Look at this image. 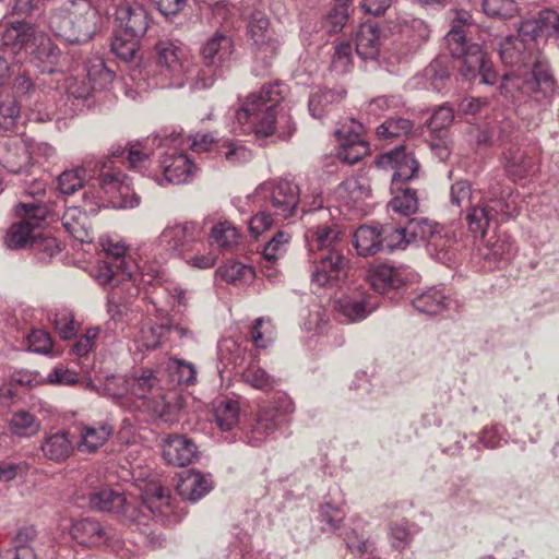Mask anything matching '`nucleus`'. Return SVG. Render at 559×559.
I'll return each mask as SVG.
<instances>
[{
	"label": "nucleus",
	"mask_w": 559,
	"mask_h": 559,
	"mask_svg": "<svg viewBox=\"0 0 559 559\" xmlns=\"http://www.w3.org/2000/svg\"><path fill=\"white\" fill-rule=\"evenodd\" d=\"M498 53L504 66L518 69L503 75L502 95L512 99L523 95L543 105L551 102L557 84L548 61L540 56L537 41L520 33L508 36L499 44Z\"/></svg>",
	"instance_id": "nucleus-1"
},
{
	"label": "nucleus",
	"mask_w": 559,
	"mask_h": 559,
	"mask_svg": "<svg viewBox=\"0 0 559 559\" xmlns=\"http://www.w3.org/2000/svg\"><path fill=\"white\" fill-rule=\"evenodd\" d=\"M96 19L97 11L91 0H67L51 12L48 25L57 37L80 44L92 38Z\"/></svg>",
	"instance_id": "nucleus-2"
},
{
	"label": "nucleus",
	"mask_w": 559,
	"mask_h": 559,
	"mask_svg": "<svg viewBox=\"0 0 559 559\" xmlns=\"http://www.w3.org/2000/svg\"><path fill=\"white\" fill-rule=\"evenodd\" d=\"M283 99L280 84L264 85L260 92L251 93L236 112L239 124H249L258 136L266 138L274 133L280 103Z\"/></svg>",
	"instance_id": "nucleus-3"
},
{
	"label": "nucleus",
	"mask_w": 559,
	"mask_h": 559,
	"mask_svg": "<svg viewBox=\"0 0 559 559\" xmlns=\"http://www.w3.org/2000/svg\"><path fill=\"white\" fill-rule=\"evenodd\" d=\"M444 40L451 56L461 60L459 71L465 80H473L479 75L484 84L496 83L497 74L491 62L486 59L480 45L467 41L463 25L452 24Z\"/></svg>",
	"instance_id": "nucleus-4"
},
{
	"label": "nucleus",
	"mask_w": 559,
	"mask_h": 559,
	"mask_svg": "<svg viewBox=\"0 0 559 559\" xmlns=\"http://www.w3.org/2000/svg\"><path fill=\"white\" fill-rule=\"evenodd\" d=\"M128 408L131 402L135 409L148 413L152 417H164L168 414L169 404L165 401L159 388V380L152 370H143L141 374L127 378Z\"/></svg>",
	"instance_id": "nucleus-5"
},
{
	"label": "nucleus",
	"mask_w": 559,
	"mask_h": 559,
	"mask_svg": "<svg viewBox=\"0 0 559 559\" xmlns=\"http://www.w3.org/2000/svg\"><path fill=\"white\" fill-rule=\"evenodd\" d=\"M254 202L281 218L292 217L300 201V191L293 181L281 179L261 183L252 194Z\"/></svg>",
	"instance_id": "nucleus-6"
},
{
	"label": "nucleus",
	"mask_w": 559,
	"mask_h": 559,
	"mask_svg": "<svg viewBox=\"0 0 559 559\" xmlns=\"http://www.w3.org/2000/svg\"><path fill=\"white\" fill-rule=\"evenodd\" d=\"M511 193L502 190L499 195H491L479 200L467 210L465 219L473 234L484 236L492 226L512 215L514 201L510 200Z\"/></svg>",
	"instance_id": "nucleus-7"
},
{
	"label": "nucleus",
	"mask_w": 559,
	"mask_h": 559,
	"mask_svg": "<svg viewBox=\"0 0 559 559\" xmlns=\"http://www.w3.org/2000/svg\"><path fill=\"white\" fill-rule=\"evenodd\" d=\"M159 71L152 76L155 87L166 88L182 85L188 66V51L180 43L169 39L156 44Z\"/></svg>",
	"instance_id": "nucleus-8"
},
{
	"label": "nucleus",
	"mask_w": 559,
	"mask_h": 559,
	"mask_svg": "<svg viewBox=\"0 0 559 559\" xmlns=\"http://www.w3.org/2000/svg\"><path fill=\"white\" fill-rule=\"evenodd\" d=\"M48 210L38 202L19 203L15 206V215L19 222L11 225L5 237L4 243L10 249H21L31 247L36 237V229L45 221Z\"/></svg>",
	"instance_id": "nucleus-9"
},
{
	"label": "nucleus",
	"mask_w": 559,
	"mask_h": 559,
	"mask_svg": "<svg viewBox=\"0 0 559 559\" xmlns=\"http://www.w3.org/2000/svg\"><path fill=\"white\" fill-rule=\"evenodd\" d=\"M204 230L197 222L166 226L156 239V246L170 255L187 257L203 245Z\"/></svg>",
	"instance_id": "nucleus-10"
},
{
	"label": "nucleus",
	"mask_w": 559,
	"mask_h": 559,
	"mask_svg": "<svg viewBox=\"0 0 559 559\" xmlns=\"http://www.w3.org/2000/svg\"><path fill=\"white\" fill-rule=\"evenodd\" d=\"M294 411L295 404L285 393H278L270 404L260 406L248 435V443L259 447L280 428L281 418Z\"/></svg>",
	"instance_id": "nucleus-11"
},
{
	"label": "nucleus",
	"mask_w": 559,
	"mask_h": 559,
	"mask_svg": "<svg viewBox=\"0 0 559 559\" xmlns=\"http://www.w3.org/2000/svg\"><path fill=\"white\" fill-rule=\"evenodd\" d=\"M311 281L319 287L337 285L347 276L348 261L343 251L312 255Z\"/></svg>",
	"instance_id": "nucleus-12"
},
{
	"label": "nucleus",
	"mask_w": 559,
	"mask_h": 559,
	"mask_svg": "<svg viewBox=\"0 0 559 559\" xmlns=\"http://www.w3.org/2000/svg\"><path fill=\"white\" fill-rule=\"evenodd\" d=\"M269 24L267 17L261 12L253 13L248 24V32L257 46L255 58L263 61L265 66H270L271 59L276 56L280 47L277 38L269 29Z\"/></svg>",
	"instance_id": "nucleus-13"
},
{
	"label": "nucleus",
	"mask_w": 559,
	"mask_h": 559,
	"mask_svg": "<svg viewBox=\"0 0 559 559\" xmlns=\"http://www.w3.org/2000/svg\"><path fill=\"white\" fill-rule=\"evenodd\" d=\"M160 168L163 177H156V182L159 186L167 183H187L198 173V166L192 159L183 152H174L166 154L160 159Z\"/></svg>",
	"instance_id": "nucleus-14"
},
{
	"label": "nucleus",
	"mask_w": 559,
	"mask_h": 559,
	"mask_svg": "<svg viewBox=\"0 0 559 559\" xmlns=\"http://www.w3.org/2000/svg\"><path fill=\"white\" fill-rule=\"evenodd\" d=\"M115 21L118 25L117 31L135 37L144 36L150 25L148 14L144 7L128 0L117 5Z\"/></svg>",
	"instance_id": "nucleus-15"
},
{
	"label": "nucleus",
	"mask_w": 559,
	"mask_h": 559,
	"mask_svg": "<svg viewBox=\"0 0 559 559\" xmlns=\"http://www.w3.org/2000/svg\"><path fill=\"white\" fill-rule=\"evenodd\" d=\"M305 240L311 255L326 251H343V233L337 224H323L309 227Z\"/></svg>",
	"instance_id": "nucleus-16"
},
{
	"label": "nucleus",
	"mask_w": 559,
	"mask_h": 559,
	"mask_svg": "<svg viewBox=\"0 0 559 559\" xmlns=\"http://www.w3.org/2000/svg\"><path fill=\"white\" fill-rule=\"evenodd\" d=\"M377 165L383 169L392 168L394 170L392 175L393 183L406 182L413 179L419 168V164L413 154L407 153L403 146L380 155L377 158Z\"/></svg>",
	"instance_id": "nucleus-17"
},
{
	"label": "nucleus",
	"mask_w": 559,
	"mask_h": 559,
	"mask_svg": "<svg viewBox=\"0 0 559 559\" xmlns=\"http://www.w3.org/2000/svg\"><path fill=\"white\" fill-rule=\"evenodd\" d=\"M160 447L162 455L169 465L186 466L192 464L198 456L195 443L186 436H168L162 440Z\"/></svg>",
	"instance_id": "nucleus-18"
},
{
	"label": "nucleus",
	"mask_w": 559,
	"mask_h": 559,
	"mask_svg": "<svg viewBox=\"0 0 559 559\" xmlns=\"http://www.w3.org/2000/svg\"><path fill=\"white\" fill-rule=\"evenodd\" d=\"M29 61L41 73H53L60 60V50L51 38L43 32H37L28 48Z\"/></svg>",
	"instance_id": "nucleus-19"
},
{
	"label": "nucleus",
	"mask_w": 559,
	"mask_h": 559,
	"mask_svg": "<svg viewBox=\"0 0 559 559\" xmlns=\"http://www.w3.org/2000/svg\"><path fill=\"white\" fill-rule=\"evenodd\" d=\"M234 40L222 32H215L203 45L201 55L206 66L227 67L234 53Z\"/></svg>",
	"instance_id": "nucleus-20"
},
{
	"label": "nucleus",
	"mask_w": 559,
	"mask_h": 559,
	"mask_svg": "<svg viewBox=\"0 0 559 559\" xmlns=\"http://www.w3.org/2000/svg\"><path fill=\"white\" fill-rule=\"evenodd\" d=\"M70 535L78 544L86 547L99 546L114 536L110 527L90 518L74 522L70 528Z\"/></svg>",
	"instance_id": "nucleus-21"
},
{
	"label": "nucleus",
	"mask_w": 559,
	"mask_h": 559,
	"mask_svg": "<svg viewBox=\"0 0 559 559\" xmlns=\"http://www.w3.org/2000/svg\"><path fill=\"white\" fill-rule=\"evenodd\" d=\"M112 433V426L106 421L81 425L79 427V440L75 442V448L79 452L84 454L96 453L107 443Z\"/></svg>",
	"instance_id": "nucleus-22"
},
{
	"label": "nucleus",
	"mask_w": 559,
	"mask_h": 559,
	"mask_svg": "<svg viewBox=\"0 0 559 559\" xmlns=\"http://www.w3.org/2000/svg\"><path fill=\"white\" fill-rule=\"evenodd\" d=\"M520 34L535 41L538 37L559 38V14L550 9L543 10L534 19L520 24Z\"/></svg>",
	"instance_id": "nucleus-23"
},
{
	"label": "nucleus",
	"mask_w": 559,
	"mask_h": 559,
	"mask_svg": "<svg viewBox=\"0 0 559 559\" xmlns=\"http://www.w3.org/2000/svg\"><path fill=\"white\" fill-rule=\"evenodd\" d=\"M336 311L350 322L364 320L371 312L368 309L367 294L360 288L356 287L342 294L335 300Z\"/></svg>",
	"instance_id": "nucleus-24"
},
{
	"label": "nucleus",
	"mask_w": 559,
	"mask_h": 559,
	"mask_svg": "<svg viewBox=\"0 0 559 559\" xmlns=\"http://www.w3.org/2000/svg\"><path fill=\"white\" fill-rule=\"evenodd\" d=\"M212 488L213 480L211 475H205L194 469L185 472L176 486L182 499L193 502L202 499Z\"/></svg>",
	"instance_id": "nucleus-25"
},
{
	"label": "nucleus",
	"mask_w": 559,
	"mask_h": 559,
	"mask_svg": "<svg viewBox=\"0 0 559 559\" xmlns=\"http://www.w3.org/2000/svg\"><path fill=\"white\" fill-rule=\"evenodd\" d=\"M102 246L108 262H111L124 278L135 281L139 274V265L131 254L128 253L127 246L121 241H114L112 239L103 240Z\"/></svg>",
	"instance_id": "nucleus-26"
},
{
	"label": "nucleus",
	"mask_w": 559,
	"mask_h": 559,
	"mask_svg": "<svg viewBox=\"0 0 559 559\" xmlns=\"http://www.w3.org/2000/svg\"><path fill=\"white\" fill-rule=\"evenodd\" d=\"M369 281L376 292L386 294L401 288L406 282V276L402 267L382 264L370 271Z\"/></svg>",
	"instance_id": "nucleus-27"
},
{
	"label": "nucleus",
	"mask_w": 559,
	"mask_h": 559,
	"mask_svg": "<svg viewBox=\"0 0 559 559\" xmlns=\"http://www.w3.org/2000/svg\"><path fill=\"white\" fill-rule=\"evenodd\" d=\"M40 449L44 456L49 461L62 463L74 453L76 448L75 443L70 439V433L62 430L47 436Z\"/></svg>",
	"instance_id": "nucleus-28"
},
{
	"label": "nucleus",
	"mask_w": 559,
	"mask_h": 559,
	"mask_svg": "<svg viewBox=\"0 0 559 559\" xmlns=\"http://www.w3.org/2000/svg\"><path fill=\"white\" fill-rule=\"evenodd\" d=\"M61 225L64 230L78 241H92L90 218L87 213L81 207H68L61 217Z\"/></svg>",
	"instance_id": "nucleus-29"
},
{
	"label": "nucleus",
	"mask_w": 559,
	"mask_h": 559,
	"mask_svg": "<svg viewBox=\"0 0 559 559\" xmlns=\"http://www.w3.org/2000/svg\"><path fill=\"white\" fill-rule=\"evenodd\" d=\"M429 255L442 264H450L455 261L459 242L454 233L444 231L442 229L435 235L427 243Z\"/></svg>",
	"instance_id": "nucleus-30"
},
{
	"label": "nucleus",
	"mask_w": 559,
	"mask_h": 559,
	"mask_svg": "<svg viewBox=\"0 0 559 559\" xmlns=\"http://www.w3.org/2000/svg\"><path fill=\"white\" fill-rule=\"evenodd\" d=\"M90 504L94 510L122 515H126L130 508L126 496L111 488H103L92 492L90 495Z\"/></svg>",
	"instance_id": "nucleus-31"
},
{
	"label": "nucleus",
	"mask_w": 559,
	"mask_h": 559,
	"mask_svg": "<svg viewBox=\"0 0 559 559\" xmlns=\"http://www.w3.org/2000/svg\"><path fill=\"white\" fill-rule=\"evenodd\" d=\"M362 127L360 123L353 121V129L348 139L345 136L343 129L336 130V136L342 141V150L338 152V158L347 164H355L361 159L368 152L367 144L359 140Z\"/></svg>",
	"instance_id": "nucleus-32"
},
{
	"label": "nucleus",
	"mask_w": 559,
	"mask_h": 559,
	"mask_svg": "<svg viewBox=\"0 0 559 559\" xmlns=\"http://www.w3.org/2000/svg\"><path fill=\"white\" fill-rule=\"evenodd\" d=\"M36 34V28L25 22L5 25L1 35V45L11 48L12 52H17L23 47L28 50Z\"/></svg>",
	"instance_id": "nucleus-33"
},
{
	"label": "nucleus",
	"mask_w": 559,
	"mask_h": 559,
	"mask_svg": "<svg viewBox=\"0 0 559 559\" xmlns=\"http://www.w3.org/2000/svg\"><path fill=\"white\" fill-rule=\"evenodd\" d=\"M381 45L380 29L372 23L360 25L356 34V51L362 59H374Z\"/></svg>",
	"instance_id": "nucleus-34"
},
{
	"label": "nucleus",
	"mask_w": 559,
	"mask_h": 559,
	"mask_svg": "<svg viewBox=\"0 0 559 559\" xmlns=\"http://www.w3.org/2000/svg\"><path fill=\"white\" fill-rule=\"evenodd\" d=\"M354 247L361 257H370L381 251V228L361 225L354 234Z\"/></svg>",
	"instance_id": "nucleus-35"
},
{
	"label": "nucleus",
	"mask_w": 559,
	"mask_h": 559,
	"mask_svg": "<svg viewBox=\"0 0 559 559\" xmlns=\"http://www.w3.org/2000/svg\"><path fill=\"white\" fill-rule=\"evenodd\" d=\"M336 195L346 206H357L370 197V189L364 180L349 177L338 185Z\"/></svg>",
	"instance_id": "nucleus-36"
},
{
	"label": "nucleus",
	"mask_w": 559,
	"mask_h": 559,
	"mask_svg": "<svg viewBox=\"0 0 559 559\" xmlns=\"http://www.w3.org/2000/svg\"><path fill=\"white\" fill-rule=\"evenodd\" d=\"M111 160H102L96 164L99 171L98 185L106 194H122V189L127 188L126 176L119 169L111 166Z\"/></svg>",
	"instance_id": "nucleus-37"
},
{
	"label": "nucleus",
	"mask_w": 559,
	"mask_h": 559,
	"mask_svg": "<svg viewBox=\"0 0 559 559\" xmlns=\"http://www.w3.org/2000/svg\"><path fill=\"white\" fill-rule=\"evenodd\" d=\"M344 91L318 90L309 97V111L313 118H322L344 98Z\"/></svg>",
	"instance_id": "nucleus-38"
},
{
	"label": "nucleus",
	"mask_w": 559,
	"mask_h": 559,
	"mask_svg": "<svg viewBox=\"0 0 559 559\" xmlns=\"http://www.w3.org/2000/svg\"><path fill=\"white\" fill-rule=\"evenodd\" d=\"M405 228L409 243H414L419 240L428 243L429 240L441 230V227L437 222L421 216L408 219Z\"/></svg>",
	"instance_id": "nucleus-39"
},
{
	"label": "nucleus",
	"mask_w": 559,
	"mask_h": 559,
	"mask_svg": "<svg viewBox=\"0 0 559 559\" xmlns=\"http://www.w3.org/2000/svg\"><path fill=\"white\" fill-rule=\"evenodd\" d=\"M447 301L448 298L441 290L429 288L413 299V306L420 313L438 314L447 308Z\"/></svg>",
	"instance_id": "nucleus-40"
},
{
	"label": "nucleus",
	"mask_w": 559,
	"mask_h": 559,
	"mask_svg": "<svg viewBox=\"0 0 559 559\" xmlns=\"http://www.w3.org/2000/svg\"><path fill=\"white\" fill-rule=\"evenodd\" d=\"M239 418L240 406L237 401L223 400L216 404L214 420L221 430L230 431L238 425Z\"/></svg>",
	"instance_id": "nucleus-41"
},
{
	"label": "nucleus",
	"mask_w": 559,
	"mask_h": 559,
	"mask_svg": "<svg viewBox=\"0 0 559 559\" xmlns=\"http://www.w3.org/2000/svg\"><path fill=\"white\" fill-rule=\"evenodd\" d=\"M504 166L508 171L515 177H524L527 175L533 166V159L526 155V152L521 147L513 146L503 153Z\"/></svg>",
	"instance_id": "nucleus-42"
},
{
	"label": "nucleus",
	"mask_w": 559,
	"mask_h": 559,
	"mask_svg": "<svg viewBox=\"0 0 559 559\" xmlns=\"http://www.w3.org/2000/svg\"><path fill=\"white\" fill-rule=\"evenodd\" d=\"M32 154L24 144H14L3 155V167L12 174H22L31 164Z\"/></svg>",
	"instance_id": "nucleus-43"
},
{
	"label": "nucleus",
	"mask_w": 559,
	"mask_h": 559,
	"mask_svg": "<svg viewBox=\"0 0 559 559\" xmlns=\"http://www.w3.org/2000/svg\"><path fill=\"white\" fill-rule=\"evenodd\" d=\"M481 11L493 20H511L519 14L520 8L515 0H483Z\"/></svg>",
	"instance_id": "nucleus-44"
},
{
	"label": "nucleus",
	"mask_w": 559,
	"mask_h": 559,
	"mask_svg": "<svg viewBox=\"0 0 559 559\" xmlns=\"http://www.w3.org/2000/svg\"><path fill=\"white\" fill-rule=\"evenodd\" d=\"M514 253V245L508 239L501 237L480 250L481 257L490 263V266L497 265L502 261H509Z\"/></svg>",
	"instance_id": "nucleus-45"
},
{
	"label": "nucleus",
	"mask_w": 559,
	"mask_h": 559,
	"mask_svg": "<svg viewBox=\"0 0 559 559\" xmlns=\"http://www.w3.org/2000/svg\"><path fill=\"white\" fill-rule=\"evenodd\" d=\"M405 226L384 225L381 227V251L404 250L411 243Z\"/></svg>",
	"instance_id": "nucleus-46"
},
{
	"label": "nucleus",
	"mask_w": 559,
	"mask_h": 559,
	"mask_svg": "<svg viewBox=\"0 0 559 559\" xmlns=\"http://www.w3.org/2000/svg\"><path fill=\"white\" fill-rule=\"evenodd\" d=\"M140 38L116 31L111 41V51L122 61L130 62L138 52Z\"/></svg>",
	"instance_id": "nucleus-47"
},
{
	"label": "nucleus",
	"mask_w": 559,
	"mask_h": 559,
	"mask_svg": "<svg viewBox=\"0 0 559 559\" xmlns=\"http://www.w3.org/2000/svg\"><path fill=\"white\" fill-rule=\"evenodd\" d=\"M170 334L168 323L143 325L140 330L138 342L146 349L157 348Z\"/></svg>",
	"instance_id": "nucleus-48"
},
{
	"label": "nucleus",
	"mask_w": 559,
	"mask_h": 559,
	"mask_svg": "<svg viewBox=\"0 0 559 559\" xmlns=\"http://www.w3.org/2000/svg\"><path fill=\"white\" fill-rule=\"evenodd\" d=\"M211 238L223 250H231L238 245L239 234L230 222L215 224L211 230Z\"/></svg>",
	"instance_id": "nucleus-49"
},
{
	"label": "nucleus",
	"mask_w": 559,
	"mask_h": 559,
	"mask_svg": "<svg viewBox=\"0 0 559 559\" xmlns=\"http://www.w3.org/2000/svg\"><path fill=\"white\" fill-rule=\"evenodd\" d=\"M217 276L229 284H240L253 277V270L240 262L229 261L216 271Z\"/></svg>",
	"instance_id": "nucleus-50"
},
{
	"label": "nucleus",
	"mask_w": 559,
	"mask_h": 559,
	"mask_svg": "<svg viewBox=\"0 0 559 559\" xmlns=\"http://www.w3.org/2000/svg\"><path fill=\"white\" fill-rule=\"evenodd\" d=\"M87 81L96 88H103L110 84L115 79V73L107 68L104 60L95 58L88 61L86 67Z\"/></svg>",
	"instance_id": "nucleus-51"
},
{
	"label": "nucleus",
	"mask_w": 559,
	"mask_h": 559,
	"mask_svg": "<svg viewBox=\"0 0 559 559\" xmlns=\"http://www.w3.org/2000/svg\"><path fill=\"white\" fill-rule=\"evenodd\" d=\"M10 427L12 433L19 437H31L38 432L40 423L29 412L20 411L13 414Z\"/></svg>",
	"instance_id": "nucleus-52"
},
{
	"label": "nucleus",
	"mask_w": 559,
	"mask_h": 559,
	"mask_svg": "<svg viewBox=\"0 0 559 559\" xmlns=\"http://www.w3.org/2000/svg\"><path fill=\"white\" fill-rule=\"evenodd\" d=\"M242 380L250 386L264 392L273 390L277 383L274 377L257 366H249L245 369L242 372Z\"/></svg>",
	"instance_id": "nucleus-53"
},
{
	"label": "nucleus",
	"mask_w": 559,
	"mask_h": 559,
	"mask_svg": "<svg viewBox=\"0 0 559 559\" xmlns=\"http://www.w3.org/2000/svg\"><path fill=\"white\" fill-rule=\"evenodd\" d=\"M168 369L174 381L179 384L191 385L195 383V367L183 359L171 358L168 362Z\"/></svg>",
	"instance_id": "nucleus-54"
},
{
	"label": "nucleus",
	"mask_w": 559,
	"mask_h": 559,
	"mask_svg": "<svg viewBox=\"0 0 559 559\" xmlns=\"http://www.w3.org/2000/svg\"><path fill=\"white\" fill-rule=\"evenodd\" d=\"M413 127L414 124L409 119L390 118L377 128V134L383 139L399 138L409 134Z\"/></svg>",
	"instance_id": "nucleus-55"
},
{
	"label": "nucleus",
	"mask_w": 559,
	"mask_h": 559,
	"mask_svg": "<svg viewBox=\"0 0 559 559\" xmlns=\"http://www.w3.org/2000/svg\"><path fill=\"white\" fill-rule=\"evenodd\" d=\"M128 380L123 376H109L104 383V392L118 405L128 407Z\"/></svg>",
	"instance_id": "nucleus-56"
},
{
	"label": "nucleus",
	"mask_w": 559,
	"mask_h": 559,
	"mask_svg": "<svg viewBox=\"0 0 559 559\" xmlns=\"http://www.w3.org/2000/svg\"><path fill=\"white\" fill-rule=\"evenodd\" d=\"M85 178V168L78 167L71 170H64L58 177V189L62 194L71 195L83 188Z\"/></svg>",
	"instance_id": "nucleus-57"
},
{
	"label": "nucleus",
	"mask_w": 559,
	"mask_h": 559,
	"mask_svg": "<svg viewBox=\"0 0 559 559\" xmlns=\"http://www.w3.org/2000/svg\"><path fill=\"white\" fill-rule=\"evenodd\" d=\"M273 325L270 319L259 318L254 321L250 338L257 348H266L273 341Z\"/></svg>",
	"instance_id": "nucleus-58"
},
{
	"label": "nucleus",
	"mask_w": 559,
	"mask_h": 559,
	"mask_svg": "<svg viewBox=\"0 0 559 559\" xmlns=\"http://www.w3.org/2000/svg\"><path fill=\"white\" fill-rule=\"evenodd\" d=\"M389 205L394 212L405 216L415 213L418 209L416 191L412 189L403 190L390 201Z\"/></svg>",
	"instance_id": "nucleus-59"
},
{
	"label": "nucleus",
	"mask_w": 559,
	"mask_h": 559,
	"mask_svg": "<svg viewBox=\"0 0 559 559\" xmlns=\"http://www.w3.org/2000/svg\"><path fill=\"white\" fill-rule=\"evenodd\" d=\"M221 154L233 165L247 163L251 159V152L241 143L225 141L221 145Z\"/></svg>",
	"instance_id": "nucleus-60"
},
{
	"label": "nucleus",
	"mask_w": 559,
	"mask_h": 559,
	"mask_svg": "<svg viewBox=\"0 0 559 559\" xmlns=\"http://www.w3.org/2000/svg\"><path fill=\"white\" fill-rule=\"evenodd\" d=\"M390 542L397 550L405 549L412 542L413 532L407 521L393 523L389 532Z\"/></svg>",
	"instance_id": "nucleus-61"
},
{
	"label": "nucleus",
	"mask_w": 559,
	"mask_h": 559,
	"mask_svg": "<svg viewBox=\"0 0 559 559\" xmlns=\"http://www.w3.org/2000/svg\"><path fill=\"white\" fill-rule=\"evenodd\" d=\"M345 518L344 511L329 502L320 507V521L324 524L323 530L335 532L340 528Z\"/></svg>",
	"instance_id": "nucleus-62"
},
{
	"label": "nucleus",
	"mask_w": 559,
	"mask_h": 559,
	"mask_svg": "<svg viewBox=\"0 0 559 559\" xmlns=\"http://www.w3.org/2000/svg\"><path fill=\"white\" fill-rule=\"evenodd\" d=\"M331 69L336 73L343 74L349 71L352 67V46L348 43H341L335 46L331 60Z\"/></svg>",
	"instance_id": "nucleus-63"
},
{
	"label": "nucleus",
	"mask_w": 559,
	"mask_h": 559,
	"mask_svg": "<svg viewBox=\"0 0 559 559\" xmlns=\"http://www.w3.org/2000/svg\"><path fill=\"white\" fill-rule=\"evenodd\" d=\"M20 118V106L14 99H7L0 104V127L10 131L16 126Z\"/></svg>",
	"instance_id": "nucleus-64"
}]
</instances>
